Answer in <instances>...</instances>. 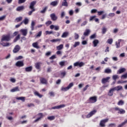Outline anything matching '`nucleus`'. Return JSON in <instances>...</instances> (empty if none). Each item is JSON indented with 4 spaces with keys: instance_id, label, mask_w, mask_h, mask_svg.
<instances>
[{
    "instance_id": "obj_29",
    "label": "nucleus",
    "mask_w": 127,
    "mask_h": 127,
    "mask_svg": "<svg viewBox=\"0 0 127 127\" xmlns=\"http://www.w3.org/2000/svg\"><path fill=\"white\" fill-rule=\"evenodd\" d=\"M93 44L94 45V47H97V45H98V44H99V41L97 39L94 40L93 41Z\"/></svg>"
},
{
    "instance_id": "obj_55",
    "label": "nucleus",
    "mask_w": 127,
    "mask_h": 127,
    "mask_svg": "<svg viewBox=\"0 0 127 127\" xmlns=\"http://www.w3.org/2000/svg\"><path fill=\"white\" fill-rule=\"evenodd\" d=\"M108 44H112L113 43V39H109L107 40Z\"/></svg>"
},
{
    "instance_id": "obj_14",
    "label": "nucleus",
    "mask_w": 127,
    "mask_h": 127,
    "mask_svg": "<svg viewBox=\"0 0 127 127\" xmlns=\"http://www.w3.org/2000/svg\"><path fill=\"white\" fill-rule=\"evenodd\" d=\"M15 65L17 67H23L24 64H23V62L22 61H18L16 63Z\"/></svg>"
},
{
    "instance_id": "obj_13",
    "label": "nucleus",
    "mask_w": 127,
    "mask_h": 127,
    "mask_svg": "<svg viewBox=\"0 0 127 127\" xmlns=\"http://www.w3.org/2000/svg\"><path fill=\"white\" fill-rule=\"evenodd\" d=\"M89 102L90 103H92V104H94V103H96V102H97V96L90 97Z\"/></svg>"
},
{
    "instance_id": "obj_7",
    "label": "nucleus",
    "mask_w": 127,
    "mask_h": 127,
    "mask_svg": "<svg viewBox=\"0 0 127 127\" xmlns=\"http://www.w3.org/2000/svg\"><path fill=\"white\" fill-rule=\"evenodd\" d=\"M66 106L65 104H62L59 106H54L52 108V110H59L60 109H62V108H65Z\"/></svg>"
},
{
    "instance_id": "obj_37",
    "label": "nucleus",
    "mask_w": 127,
    "mask_h": 127,
    "mask_svg": "<svg viewBox=\"0 0 127 127\" xmlns=\"http://www.w3.org/2000/svg\"><path fill=\"white\" fill-rule=\"evenodd\" d=\"M108 30V29L106 28V27H103L102 29V34H105L106 32H107V31Z\"/></svg>"
},
{
    "instance_id": "obj_3",
    "label": "nucleus",
    "mask_w": 127,
    "mask_h": 127,
    "mask_svg": "<svg viewBox=\"0 0 127 127\" xmlns=\"http://www.w3.org/2000/svg\"><path fill=\"white\" fill-rule=\"evenodd\" d=\"M73 86H74V83L71 82L69 83V85L66 87H62L61 90L63 92H66L68 90H70V89H71V88H72Z\"/></svg>"
},
{
    "instance_id": "obj_20",
    "label": "nucleus",
    "mask_w": 127,
    "mask_h": 127,
    "mask_svg": "<svg viewBox=\"0 0 127 127\" xmlns=\"http://www.w3.org/2000/svg\"><path fill=\"white\" fill-rule=\"evenodd\" d=\"M127 69L125 68H121L117 71V74H122V73H124V72H126Z\"/></svg>"
},
{
    "instance_id": "obj_16",
    "label": "nucleus",
    "mask_w": 127,
    "mask_h": 127,
    "mask_svg": "<svg viewBox=\"0 0 127 127\" xmlns=\"http://www.w3.org/2000/svg\"><path fill=\"white\" fill-rule=\"evenodd\" d=\"M36 4V1H33L30 3L29 8L30 9H35L34 6Z\"/></svg>"
},
{
    "instance_id": "obj_64",
    "label": "nucleus",
    "mask_w": 127,
    "mask_h": 127,
    "mask_svg": "<svg viewBox=\"0 0 127 127\" xmlns=\"http://www.w3.org/2000/svg\"><path fill=\"white\" fill-rule=\"evenodd\" d=\"M6 16H5V15H3V16L0 17V20H3L4 19V18H5Z\"/></svg>"
},
{
    "instance_id": "obj_32",
    "label": "nucleus",
    "mask_w": 127,
    "mask_h": 127,
    "mask_svg": "<svg viewBox=\"0 0 127 127\" xmlns=\"http://www.w3.org/2000/svg\"><path fill=\"white\" fill-rule=\"evenodd\" d=\"M16 100L22 101V102H25V97H19L16 98Z\"/></svg>"
},
{
    "instance_id": "obj_60",
    "label": "nucleus",
    "mask_w": 127,
    "mask_h": 127,
    "mask_svg": "<svg viewBox=\"0 0 127 127\" xmlns=\"http://www.w3.org/2000/svg\"><path fill=\"white\" fill-rule=\"evenodd\" d=\"M33 11H35V9H32V10L29 11V12H28L29 15H31L32 14V12H33Z\"/></svg>"
},
{
    "instance_id": "obj_44",
    "label": "nucleus",
    "mask_w": 127,
    "mask_h": 127,
    "mask_svg": "<svg viewBox=\"0 0 127 127\" xmlns=\"http://www.w3.org/2000/svg\"><path fill=\"white\" fill-rule=\"evenodd\" d=\"M126 124H127V120H125L124 122H123L122 124L119 125L118 127H122L123 126H125Z\"/></svg>"
},
{
    "instance_id": "obj_57",
    "label": "nucleus",
    "mask_w": 127,
    "mask_h": 127,
    "mask_svg": "<svg viewBox=\"0 0 127 127\" xmlns=\"http://www.w3.org/2000/svg\"><path fill=\"white\" fill-rule=\"evenodd\" d=\"M97 11H98V10H97V9H92L91 10V13H96Z\"/></svg>"
},
{
    "instance_id": "obj_42",
    "label": "nucleus",
    "mask_w": 127,
    "mask_h": 127,
    "mask_svg": "<svg viewBox=\"0 0 127 127\" xmlns=\"http://www.w3.org/2000/svg\"><path fill=\"white\" fill-rule=\"evenodd\" d=\"M121 79H127V72L121 76Z\"/></svg>"
},
{
    "instance_id": "obj_28",
    "label": "nucleus",
    "mask_w": 127,
    "mask_h": 127,
    "mask_svg": "<svg viewBox=\"0 0 127 127\" xmlns=\"http://www.w3.org/2000/svg\"><path fill=\"white\" fill-rule=\"evenodd\" d=\"M34 94L35 96H37V97H39V98H42V97H43V95L39 94V93L37 91H35Z\"/></svg>"
},
{
    "instance_id": "obj_26",
    "label": "nucleus",
    "mask_w": 127,
    "mask_h": 127,
    "mask_svg": "<svg viewBox=\"0 0 127 127\" xmlns=\"http://www.w3.org/2000/svg\"><path fill=\"white\" fill-rule=\"evenodd\" d=\"M34 26H35V22H34V21H32L30 27L32 31L34 30Z\"/></svg>"
},
{
    "instance_id": "obj_63",
    "label": "nucleus",
    "mask_w": 127,
    "mask_h": 127,
    "mask_svg": "<svg viewBox=\"0 0 127 127\" xmlns=\"http://www.w3.org/2000/svg\"><path fill=\"white\" fill-rule=\"evenodd\" d=\"M104 12H105L104 11H98L97 12L98 15H102V14H103Z\"/></svg>"
},
{
    "instance_id": "obj_39",
    "label": "nucleus",
    "mask_w": 127,
    "mask_h": 127,
    "mask_svg": "<svg viewBox=\"0 0 127 127\" xmlns=\"http://www.w3.org/2000/svg\"><path fill=\"white\" fill-rule=\"evenodd\" d=\"M29 21V20L27 18H25V19L22 21L24 23V24H28V22Z\"/></svg>"
},
{
    "instance_id": "obj_24",
    "label": "nucleus",
    "mask_w": 127,
    "mask_h": 127,
    "mask_svg": "<svg viewBox=\"0 0 127 127\" xmlns=\"http://www.w3.org/2000/svg\"><path fill=\"white\" fill-rule=\"evenodd\" d=\"M90 33H91V30L87 29L85 30V32L84 33L83 35H84V36H88Z\"/></svg>"
},
{
    "instance_id": "obj_59",
    "label": "nucleus",
    "mask_w": 127,
    "mask_h": 127,
    "mask_svg": "<svg viewBox=\"0 0 127 127\" xmlns=\"http://www.w3.org/2000/svg\"><path fill=\"white\" fill-rule=\"evenodd\" d=\"M52 71V67H48L47 70V72L48 73H50V72H51Z\"/></svg>"
},
{
    "instance_id": "obj_52",
    "label": "nucleus",
    "mask_w": 127,
    "mask_h": 127,
    "mask_svg": "<svg viewBox=\"0 0 127 127\" xmlns=\"http://www.w3.org/2000/svg\"><path fill=\"white\" fill-rule=\"evenodd\" d=\"M50 24H52V21H48L46 22V25H47V26H49V25H50Z\"/></svg>"
},
{
    "instance_id": "obj_15",
    "label": "nucleus",
    "mask_w": 127,
    "mask_h": 127,
    "mask_svg": "<svg viewBox=\"0 0 127 127\" xmlns=\"http://www.w3.org/2000/svg\"><path fill=\"white\" fill-rule=\"evenodd\" d=\"M38 116H39V117L34 121V123H37V122H39V121H40V120L43 118V114L42 113H39Z\"/></svg>"
},
{
    "instance_id": "obj_6",
    "label": "nucleus",
    "mask_w": 127,
    "mask_h": 127,
    "mask_svg": "<svg viewBox=\"0 0 127 127\" xmlns=\"http://www.w3.org/2000/svg\"><path fill=\"white\" fill-rule=\"evenodd\" d=\"M84 65H85V64L82 62H77L73 64V66L74 67H77L78 66V67H83Z\"/></svg>"
},
{
    "instance_id": "obj_34",
    "label": "nucleus",
    "mask_w": 127,
    "mask_h": 127,
    "mask_svg": "<svg viewBox=\"0 0 127 127\" xmlns=\"http://www.w3.org/2000/svg\"><path fill=\"white\" fill-rule=\"evenodd\" d=\"M119 78H120V76L117 74L113 75L112 76V79L113 80H114V81H117V79H119Z\"/></svg>"
},
{
    "instance_id": "obj_22",
    "label": "nucleus",
    "mask_w": 127,
    "mask_h": 127,
    "mask_svg": "<svg viewBox=\"0 0 127 127\" xmlns=\"http://www.w3.org/2000/svg\"><path fill=\"white\" fill-rule=\"evenodd\" d=\"M32 46L34 47V48H36V49H39L40 48L39 46H38V42H37L33 43L32 44Z\"/></svg>"
},
{
    "instance_id": "obj_62",
    "label": "nucleus",
    "mask_w": 127,
    "mask_h": 127,
    "mask_svg": "<svg viewBox=\"0 0 127 127\" xmlns=\"http://www.w3.org/2000/svg\"><path fill=\"white\" fill-rule=\"evenodd\" d=\"M26 1V0H18V3H23L24 2H25Z\"/></svg>"
},
{
    "instance_id": "obj_41",
    "label": "nucleus",
    "mask_w": 127,
    "mask_h": 127,
    "mask_svg": "<svg viewBox=\"0 0 127 127\" xmlns=\"http://www.w3.org/2000/svg\"><path fill=\"white\" fill-rule=\"evenodd\" d=\"M20 39V35L18 34L14 39V42H16V41H17V40H19V39Z\"/></svg>"
},
{
    "instance_id": "obj_8",
    "label": "nucleus",
    "mask_w": 127,
    "mask_h": 127,
    "mask_svg": "<svg viewBox=\"0 0 127 127\" xmlns=\"http://www.w3.org/2000/svg\"><path fill=\"white\" fill-rule=\"evenodd\" d=\"M97 113V110H94L92 111L91 112H90L89 113V114H88L87 116H86V118L87 119H89L90 118H91V117H92V116H93V115H95L96 113Z\"/></svg>"
},
{
    "instance_id": "obj_40",
    "label": "nucleus",
    "mask_w": 127,
    "mask_h": 127,
    "mask_svg": "<svg viewBox=\"0 0 127 127\" xmlns=\"http://www.w3.org/2000/svg\"><path fill=\"white\" fill-rule=\"evenodd\" d=\"M124 104H125V101L123 100H120L118 103V106H123V105H124Z\"/></svg>"
},
{
    "instance_id": "obj_19",
    "label": "nucleus",
    "mask_w": 127,
    "mask_h": 127,
    "mask_svg": "<svg viewBox=\"0 0 127 127\" xmlns=\"http://www.w3.org/2000/svg\"><path fill=\"white\" fill-rule=\"evenodd\" d=\"M0 44H1V45H2L4 47H7V46H10V45H11V43H4L3 42H0Z\"/></svg>"
},
{
    "instance_id": "obj_17",
    "label": "nucleus",
    "mask_w": 127,
    "mask_h": 127,
    "mask_svg": "<svg viewBox=\"0 0 127 127\" xmlns=\"http://www.w3.org/2000/svg\"><path fill=\"white\" fill-rule=\"evenodd\" d=\"M122 41H123V40L119 39L118 42H115V45L116 46V48H120V47H121V42H122Z\"/></svg>"
},
{
    "instance_id": "obj_61",
    "label": "nucleus",
    "mask_w": 127,
    "mask_h": 127,
    "mask_svg": "<svg viewBox=\"0 0 127 127\" xmlns=\"http://www.w3.org/2000/svg\"><path fill=\"white\" fill-rule=\"evenodd\" d=\"M87 23H88V21H84V22H82V23H81V26H84L86 25V24H87Z\"/></svg>"
},
{
    "instance_id": "obj_5",
    "label": "nucleus",
    "mask_w": 127,
    "mask_h": 127,
    "mask_svg": "<svg viewBox=\"0 0 127 127\" xmlns=\"http://www.w3.org/2000/svg\"><path fill=\"white\" fill-rule=\"evenodd\" d=\"M114 110L116 112H118V114H120L121 115L126 114V111L125 110L119 108V107H115L114 108Z\"/></svg>"
},
{
    "instance_id": "obj_43",
    "label": "nucleus",
    "mask_w": 127,
    "mask_h": 127,
    "mask_svg": "<svg viewBox=\"0 0 127 127\" xmlns=\"http://www.w3.org/2000/svg\"><path fill=\"white\" fill-rule=\"evenodd\" d=\"M48 119H49V121H53L55 120V116H49L48 117Z\"/></svg>"
},
{
    "instance_id": "obj_11",
    "label": "nucleus",
    "mask_w": 127,
    "mask_h": 127,
    "mask_svg": "<svg viewBox=\"0 0 127 127\" xmlns=\"http://www.w3.org/2000/svg\"><path fill=\"white\" fill-rule=\"evenodd\" d=\"M20 32L22 33L23 36H26V35H27V32H28L27 29H22L20 30Z\"/></svg>"
},
{
    "instance_id": "obj_50",
    "label": "nucleus",
    "mask_w": 127,
    "mask_h": 127,
    "mask_svg": "<svg viewBox=\"0 0 127 127\" xmlns=\"http://www.w3.org/2000/svg\"><path fill=\"white\" fill-rule=\"evenodd\" d=\"M96 33H94L93 35H92L91 36H90V39H94V38H96Z\"/></svg>"
},
{
    "instance_id": "obj_12",
    "label": "nucleus",
    "mask_w": 127,
    "mask_h": 127,
    "mask_svg": "<svg viewBox=\"0 0 127 127\" xmlns=\"http://www.w3.org/2000/svg\"><path fill=\"white\" fill-rule=\"evenodd\" d=\"M20 50V46L19 45H17L14 47V49L13 50V53H17L18 51Z\"/></svg>"
},
{
    "instance_id": "obj_48",
    "label": "nucleus",
    "mask_w": 127,
    "mask_h": 127,
    "mask_svg": "<svg viewBox=\"0 0 127 127\" xmlns=\"http://www.w3.org/2000/svg\"><path fill=\"white\" fill-rule=\"evenodd\" d=\"M80 45V42H76L73 45V47L75 48V47H77V46H79Z\"/></svg>"
},
{
    "instance_id": "obj_21",
    "label": "nucleus",
    "mask_w": 127,
    "mask_h": 127,
    "mask_svg": "<svg viewBox=\"0 0 127 127\" xmlns=\"http://www.w3.org/2000/svg\"><path fill=\"white\" fill-rule=\"evenodd\" d=\"M19 88L18 86H16L10 90V92H11V93H14V92H19Z\"/></svg>"
},
{
    "instance_id": "obj_58",
    "label": "nucleus",
    "mask_w": 127,
    "mask_h": 127,
    "mask_svg": "<svg viewBox=\"0 0 127 127\" xmlns=\"http://www.w3.org/2000/svg\"><path fill=\"white\" fill-rule=\"evenodd\" d=\"M64 16H65V12L63 11L61 13V18H64Z\"/></svg>"
},
{
    "instance_id": "obj_49",
    "label": "nucleus",
    "mask_w": 127,
    "mask_h": 127,
    "mask_svg": "<svg viewBox=\"0 0 127 127\" xmlns=\"http://www.w3.org/2000/svg\"><path fill=\"white\" fill-rule=\"evenodd\" d=\"M16 20L17 22H19V21H21V20H22V17L16 18Z\"/></svg>"
},
{
    "instance_id": "obj_33",
    "label": "nucleus",
    "mask_w": 127,
    "mask_h": 127,
    "mask_svg": "<svg viewBox=\"0 0 127 127\" xmlns=\"http://www.w3.org/2000/svg\"><path fill=\"white\" fill-rule=\"evenodd\" d=\"M104 72L105 73H106V74H110L112 73V69L110 68H107L105 69Z\"/></svg>"
},
{
    "instance_id": "obj_23",
    "label": "nucleus",
    "mask_w": 127,
    "mask_h": 127,
    "mask_svg": "<svg viewBox=\"0 0 127 127\" xmlns=\"http://www.w3.org/2000/svg\"><path fill=\"white\" fill-rule=\"evenodd\" d=\"M69 35V32H64L63 33L61 38H66V37H67V36H68Z\"/></svg>"
},
{
    "instance_id": "obj_25",
    "label": "nucleus",
    "mask_w": 127,
    "mask_h": 127,
    "mask_svg": "<svg viewBox=\"0 0 127 127\" xmlns=\"http://www.w3.org/2000/svg\"><path fill=\"white\" fill-rule=\"evenodd\" d=\"M40 81L42 84H47V80L43 77L41 78Z\"/></svg>"
},
{
    "instance_id": "obj_1",
    "label": "nucleus",
    "mask_w": 127,
    "mask_h": 127,
    "mask_svg": "<svg viewBox=\"0 0 127 127\" xmlns=\"http://www.w3.org/2000/svg\"><path fill=\"white\" fill-rule=\"evenodd\" d=\"M121 90H123V86L121 85L112 88L109 90V92H108V96H112L114 94L113 93L115 91H121Z\"/></svg>"
},
{
    "instance_id": "obj_38",
    "label": "nucleus",
    "mask_w": 127,
    "mask_h": 127,
    "mask_svg": "<svg viewBox=\"0 0 127 127\" xmlns=\"http://www.w3.org/2000/svg\"><path fill=\"white\" fill-rule=\"evenodd\" d=\"M63 47H64L63 44H61L57 47V50H62V49H63Z\"/></svg>"
},
{
    "instance_id": "obj_51",
    "label": "nucleus",
    "mask_w": 127,
    "mask_h": 127,
    "mask_svg": "<svg viewBox=\"0 0 127 127\" xmlns=\"http://www.w3.org/2000/svg\"><path fill=\"white\" fill-rule=\"evenodd\" d=\"M115 15H116L115 13H110L108 14V16H109L110 17H114V16H115Z\"/></svg>"
},
{
    "instance_id": "obj_2",
    "label": "nucleus",
    "mask_w": 127,
    "mask_h": 127,
    "mask_svg": "<svg viewBox=\"0 0 127 127\" xmlns=\"http://www.w3.org/2000/svg\"><path fill=\"white\" fill-rule=\"evenodd\" d=\"M10 40V35H4L1 37V42H3V41H6L7 42Z\"/></svg>"
},
{
    "instance_id": "obj_46",
    "label": "nucleus",
    "mask_w": 127,
    "mask_h": 127,
    "mask_svg": "<svg viewBox=\"0 0 127 127\" xmlns=\"http://www.w3.org/2000/svg\"><path fill=\"white\" fill-rule=\"evenodd\" d=\"M67 72H66L65 71H64L62 72H61V76H63V78H64V77H65V76H66V74Z\"/></svg>"
},
{
    "instance_id": "obj_31",
    "label": "nucleus",
    "mask_w": 127,
    "mask_h": 127,
    "mask_svg": "<svg viewBox=\"0 0 127 127\" xmlns=\"http://www.w3.org/2000/svg\"><path fill=\"white\" fill-rule=\"evenodd\" d=\"M24 9V6H20L16 8L17 11H21Z\"/></svg>"
},
{
    "instance_id": "obj_4",
    "label": "nucleus",
    "mask_w": 127,
    "mask_h": 127,
    "mask_svg": "<svg viewBox=\"0 0 127 127\" xmlns=\"http://www.w3.org/2000/svg\"><path fill=\"white\" fill-rule=\"evenodd\" d=\"M109 122V119H103L100 121L99 126L100 127H106V124Z\"/></svg>"
},
{
    "instance_id": "obj_53",
    "label": "nucleus",
    "mask_w": 127,
    "mask_h": 127,
    "mask_svg": "<svg viewBox=\"0 0 127 127\" xmlns=\"http://www.w3.org/2000/svg\"><path fill=\"white\" fill-rule=\"evenodd\" d=\"M95 18H96V16H90V19H89V21H93V20H94V19H95Z\"/></svg>"
},
{
    "instance_id": "obj_45",
    "label": "nucleus",
    "mask_w": 127,
    "mask_h": 127,
    "mask_svg": "<svg viewBox=\"0 0 127 127\" xmlns=\"http://www.w3.org/2000/svg\"><path fill=\"white\" fill-rule=\"evenodd\" d=\"M45 33H46V35H50V34H53V31H46Z\"/></svg>"
},
{
    "instance_id": "obj_36",
    "label": "nucleus",
    "mask_w": 127,
    "mask_h": 127,
    "mask_svg": "<svg viewBox=\"0 0 127 127\" xmlns=\"http://www.w3.org/2000/svg\"><path fill=\"white\" fill-rule=\"evenodd\" d=\"M50 41L51 42L54 43L58 42V41L61 42V39H55L51 40Z\"/></svg>"
},
{
    "instance_id": "obj_35",
    "label": "nucleus",
    "mask_w": 127,
    "mask_h": 127,
    "mask_svg": "<svg viewBox=\"0 0 127 127\" xmlns=\"http://www.w3.org/2000/svg\"><path fill=\"white\" fill-rule=\"evenodd\" d=\"M50 4L53 6H56L57 4H58V1H52V2H51Z\"/></svg>"
},
{
    "instance_id": "obj_47",
    "label": "nucleus",
    "mask_w": 127,
    "mask_h": 127,
    "mask_svg": "<svg viewBox=\"0 0 127 127\" xmlns=\"http://www.w3.org/2000/svg\"><path fill=\"white\" fill-rule=\"evenodd\" d=\"M47 10V7H45L40 12L41 13H45V12Z\"/></svg>"
},
{
    "instance_id": "obj_10",
    "label": "nucleus",
    "mask_w": 127,
    "mask_h": 127,
    "mask_svg": "<svg viewBox=\"0 0 127 127\" xmlns=\"http://www.w3.org/2000/svg\"><path fill=\"white\" fill-rule=\"evenodd\" d=\"M50 17L53 21H55L56 20H57L58 19V17L56 16V14L55 13H52L50 14Z\"/></svg>"
},
{
    "instance_id": "obj_30",
    "label": "nucleus",
    "mask_w": 127,
    "mask_h": 127,
    "mask_svg": "<svg viewBox=\"0 0 127 127\" xmlns=\"http://www.w3.org/2000/svg\"><path fill=\"white\" fill-rule=\"evenodd\" d=\"M62 5L63 6H68V2H67V0H64L62 3Z\"/></svg>"
},
{
    "instance_id": "obj_56",
    "label": "nucleus",
    "mask_w": 127,
    "mask_h": 127,
    "mask_svg": "<svg viewBox=\"0 0 127 127\" xmlns=\"http://www.w3.org/2000/svg\"><path fill=\"white\" fill-rule=\"evenodd\" d=\"M79 39V35L76 33H74V39L77 40Z\"/></svg>"
},
{
    "instance_id": "obj_54",
    "label": "nucleus",
    "mask_w": 127,
    "mask_h": 127,
    "mask_svg": "<svg viewBox=\"0 0 127 127\" xmlns=\"http://www.w3.org/2000/svg\"><path fill=\"white\" fill-rule=\"evenodd\" d=\"M42 34V31H40V32H39L37 35H36V37H40V36H41Z\"/></svg>"
},
{
    "instance_id": "obj_18",
    "label": "nucleus",
    "mask_w": 127,
    "mask_h": 127,
    "mask_svg": "<svg viewBox=\"0 0 127 127\" xmlns=\"http://www.w3.org/2000/svg\"><path fill=\"white\" fill-rule=\"evenodd\" d=\"M41 64H42V63L41 62H38V63H36L35 64V67L36 69H37V70H39V69H40Z\"/></svg>"
},
{
    "instance_id": "obj_9",
    "label": "nucleus",
    "mask_w": 127,
    "mask_h": 127,
    "mask_svg": "<svg viewBox=\"0 0 127 127\" xmlns=\"http://www.w3.org/2000/svg\"><path fill=\"white\" fill-rule=\"evenodd\" d=\"M110 79H111V77H109V76H108L106 78H102L101 80L102 84H106V83H108Z\"/></svg>"
},
{
    "instance_id": "obj_27",
    "label": "nucleus",
    "mask_w": 127,
    "mask_h": 127,
    "mask_svg": "<svg viewBox=\"0 0 127 127\" xmlns=\"http://www.w3.org/2000/svg\"><path fill=\"white\" fill-rule=\"evenodd\" d=\"M26 72H31L32 71V66L27 67L25 68Z\"/></svg>"
}]
</instances>
